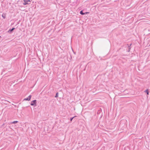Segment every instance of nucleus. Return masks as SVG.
Segmentation results:
<instances>
[{
  "mask_svg": "<svg viewBox=\"0 0 150 150\" xmlns=\"http://www.w3.org/2000/svg\"><path fill=\"white\" fill-rule=\"evenodd\" d=\"M36 100H35L32 101L31 103L30 104V105L32 106H34L35 107L36 106Z\"/></svg>",
  "mask_w": 150,
  "mask_h": 150,
  "instance_id": "f257e3e1",
  "label": "nucleus"
},
{
  "mask_svg": "<svg viewBox=\"0 0 150 150\" xmlns=\"http://www.w3.org/2000/svg\"><path fill=\"white\" fill-rule=\"evenodd\" d=\"M23 1L24 2V3H23V4L24 5H26L28 4V2L30 1V0H23Z\"/></svg>",
  "mask_w": 150,
  "mask_h": 150,
  "instance_id": "f03ea898",
  "label": "nucleus"
},
{
  "mask_svg": "<svg viewBox=\"0 0 150 150\" xmlns=\"http://www.w3.org/2000/svg\"><path fill=\"white\" fill-rule=\"evenodd\" d=\"M31 97V95H29L27 98H25L24 100L29 101L30 100Z\"/></svg>",
  "mask_w": 150,
  "mask_h": 150,
  "instance_id": "7ed1b4c3",
  "label": "nucleus"
},
{
  "mask_svg": "<svg viewBox=\"0 0 150 150\" xmlns=\"http://www.w3.org/2000/svg\"><path fill=\"white\" fill-rule=\"evenodd\" d=\"M15 29V28H12L11 29H10L8 31V33H11V32L13 30H14Z\"/></svg>",
  "mask_w": 150,
  "mask_h": 150,
  "instance_id": "20e7f679",
  "label": "nucleus"
},
{
  "mask_svg": "<svg viewBox=\"0 0 150 150\" xmlns=\"http://www.w3.org/2000/svg\"><path fill=\"white\" fill-rule=\"evenodd\" d=\"M145 92L147 93V95H149V91L148 89L145 90Z\"/></svg>",
  "mask_w": 150,
  "mask_h": 150,
  "instance_id": "39448f33",
  "label": "nucleus"
},
{
  "mask_svg": "<svg viewBox=\"0 0 150 150\" xmlns=\"http://www.w3.org/2000/svg\"><path fill=\"white\" fill-rule=\"evenodd\" d=\"M18 122V121H13V122H12L11 123H12V124H16V123H17Z\"/></svg>",
  "mask_w": 150,
  "mask_h": 150,
  "instance_id": "423d86ee",
  "label": "nucleus"
},
{
  "mask_svg": "<svg viewBox=\"0 0 150 150\" xmlns=\"http://www.w3.org/2000/svg\"><path fill=\"white\" fill-rule=\"evenodd\" d=\"M80 13L81 15H84V13H83V11H81L80 12Z\"/></svg>",
  "mask_w": 150,
  "mask_h": 150,
  "instance_id": "0eeeda50",
  "label": "nucleus"
},
{
  "mask_svg": "<svg viewBox=\"0 0 150 150\" xmlns=\"http://www.w3.org/2000/svg\"><path fill=\"white\" fill-rule=\"evenodd\" d=\"M58 93L57 92L56 93V95L55 96V97L57 98V97H58Z\"/></svg>",
  "mask_w": 150,
  "mask_h": 150,
  "instance_id": "6e6552de",
  "label": "nucleus"
},
{
  "mask_svg": "<svg viewBox=\"0 0 150 150\" xmlns=\"http://www.w3.org/2000/svg\"><path fill=\"white\" fill-rule=\"evenodd\" d=\"M76 116H74V117H71V118H70V121L71 122V121H72V120H73V119L76 117Z\"/></svg>",
  "mask_w": 150,
  "mask_h": 150,
  "instance_id": "1a4fd4ad",
  "label": "nucleus"
},
{
  "mask_svg": "<svg viewBox=\"0 0 150 150\" xmlns=\"http://www.w3.org/2000/svg\"><path fill=\"white\" fill-rule=\"evenodd\" d=\"M2 17L3 18H6L5 15L4 14H2Z\"/></svg>",
  "mask_w": 150,
  "mask_h": 150,
  "instance_id": "9d476101",
  "label": "nucleus"
},
{
  "mask_svg": "<svg viewBox=\"0 0 150 150\" xmlns=\"http://www.w3.org/2000/svg\"><path fill=\"white\" fill-rule=\"evenodd\" d=\"M1 36H0V38H1Z\"/></svg>",
  "mask_w": 150,
  "mask_h": 150,
  "instance_id": "9b49d317",
  "label": "nucleus"
}]
</instances>
